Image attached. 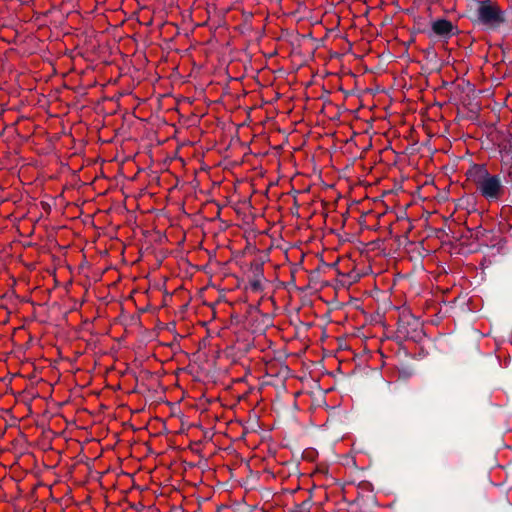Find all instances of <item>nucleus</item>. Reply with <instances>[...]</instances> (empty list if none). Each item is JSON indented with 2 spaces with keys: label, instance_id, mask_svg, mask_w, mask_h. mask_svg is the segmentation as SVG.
Instances as JSON below:
<instances>
[{
  "label": "nucleus",
  "instance_id": "obj_7",
  "mask_svg": "<svg viewBox=\"0 0 512 512\" xmlns=\"http://www.w3.org/2000/svg\"><path fill=\"white\" fill-rule=\"evenodd\" d=\"M468 232L470 233V238H474L476 240L479 239L481 235H483V230L481 226H478L475 230L468 229Z\"/></svg>",
  "mask_w": 512,
  "mask_h": 512
},
{
  "label": "nucleus",
  "instance_id": "obj_1",
  "mask_svg": "<svg viewBox=\"0 0 512 512\" xmlns=\"http://www.w3.org/2000/svg\"><path fill=\"white\" fill-rule=\"evenodd\" d=\"M466 175L475 185L476 191L489 202H498L506 192L502 177L491 174L485 165H473Z\"/></svg>",
  "mask_w": 512,
  "mask_h": 512
},
{
  "label": "nucleus",
  "instance_id": "obj_8",
  "mask_svg": "<svg viewBox=\"0 0 512 512\" xmlns=\"http://www.w3.org/2000/svg\"><path fill=\"white\" fill-rule=\"evenodd\" d=\"M309 503H310V499H308V500L304 501V502L301 504V506H302V507H306V506H308V504H309Z\"/></svg>",
  "mask_w": 512,
  "mask_h": 512
},
{
  "label": "nucleus",
  "instance_id": "obj_2",
  "mask_svg": "<svg viewBox=\"0 0 512 512\" xmlns=\"http://www.w3.org/2000/svg\"><path fill=\"white\" fill-rule=\"evenodd\" d=\"M477 5L476 11L470 18L473 23L495 29L506 21L504 12L491 0L477 1Z\"/></svg>",
  "mask_w": 512,
  "mask_h": 512
},
{
  "label": "nucleus",
  "instance_id": "obj_3",
  "mask_svg": "<svg viewBox=\"0 0 512 512\" xmlns=\"http://www.w3.org/2000/svg\"><path fill=\"white\" fill-rule=\"evenodd\" d=\"M418 31L426 33L429 38L438 37L439 39L447 40L457 32V27L450 20L439 18L431 23L430 30L419 27Z\"/></svg>",
  "mask_w": 512,
  "mask_h": 512
},
{
  "label": "nucleus",
  "instance_id": "obj_6",
  "mask_svg": "<svg viewBox=\"0 0 512 512\" xmlns=\"http://www.w3.org/2000/svg\"><path fill=\"white\" fill-rule=\"evenodd\" d=\"M424 53H425V58L428 60V61H435L437 60V53L435 52L434 48L433 47H429L427 48L426 50H424Z\"/></svg>",
  "mask_w": 512,
  "mask_h": 512
},
{
  "label": "nucleus",
  "instance_id": "obj_5",
  "mask_svg": "<svg viewBox=\"0 0 512 512\" xmlns=\"http://www.w3.org/2000/svg\"><path fill=\"white\" fill-rule=\"evenodd\" d=\"M419 323L417 320L408 322L407 325L404 323L398 325L397 332L402 335L405 339H411L417 341L421 338L422 330L419 329Z\"/></svg>",
  "mask_w": 512,
  "mask_h": 512
},
{
  "label": "nucleus",
  "instance_id": "obj_4",
  "mask_svg": "<svg viewBox=\"0 0 512 512\" xmlns=\"http://www.w3.org/2000/svg\"><path fill=\"white\" fill-rule=\"evenodd\" d=\"M252 279L250 280L251 289L254 292L263 290L262 279L264 278L263 262L253 261L250 265Z\"/></svg>",
  "mask_w": 512,
  "mask_h": 512
}]
</instances>
